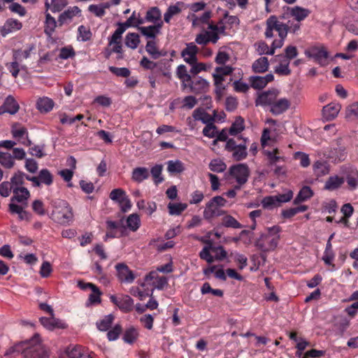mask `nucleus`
<instances>
[{"label":"nucleus","mask_w":358,"mask_h":358,"mask_svg":"<svg viewBox=\"0 0 358 358\" xmlns=\"http://www.w3.org/2000/svg\"><path fill=\"white\" fill-rule=\"evenodd\" d=\"M114 317L112 315H108L100 322H96V327L100 331H107L111 327Z\"/></svg>","instance_id":"48"},{"label":"nucleus","mask_w":358,"mask_h":358,"mask_svg":"<svg viewBox=\"0 0 358 358\" xmlns=\"http://www.w3.org/2000/svg\"><path fill=\"white\" fill-rule=\"evenodd\" d=\"M267 233L262 234L255 242V245L263 252L274 250L278 244L280 238V227L278 225L268 227Z\"/></svg>","instance_id":"2"},{"label":"nucleus","mask_w":358,"mask_h":358,"mask_svg":"<svg viewBox=\"0 0 358 358\" xmlns=\"http://www.w3.org/2000/svg\"><path fill=\"white\" fill-rule=\"evenodd\" d=\"M184 169L183 164L180 160H170L167 162V171L171 173H180Z\"/></svg>","instance_id":"43"},{"label":"nucleus","mask_w":358,"mask_h":358,"mask_svg":"<svg viewBox=\"0 0 358 358\" xmlns=\"http://www.w3.org/2000/svg\"><path fill=\"white\" fill-rule=\"evenodd\" d=\"M81 10L78 6L69 8L64 12L61 13L58 18L59 26L61 27L64 24L70 22L73 17L80 15Z\"/></svg>","instance_id":"15"},{"label":"nucleus","mask_w":358,"mask_h":358,"mask_svg":"<svg viewBox=\"0 0 358 358\" xmlns=\"http://www.w3.org/2000/svg\"><path fill=\"white\" fill-rule=\"evenodd\" d=\"M210 248L213 252L215 253L214 256L215 260L221 261L226 258L227 252L222 246H210Z\"/></svg>","instance_id":"63"},{"label":"nucleus","mask_w":358,"mask_h":358,"mask_svg":"<svg viewBox=\"0 0 358 358\" xmlns=\"http://www.w3.org/2000/svg\"><path fill=\"white\" fill-rule=\"evenodd\" d=\"M313 169L317 177H322L329 173L328 164L320 160H317L313 164Z\"/></svg>","instance_id":"27"},{"label":"nucleus","mask_w":358,"mask_h":358,"mask_svg":"<svg viewBox=\"0 0 358 358\" xmlns=\"http://www.w3.org/2000/svg\"><path fill=\"white\" fill-rule=\"evenodd\" d=\"M280 94L277 89H271L260 93L255 100V105L262 106H271Z\"/></svg>","instance_id":"7"},{"label":"nucleus","mask_w":358,"mask_h":358,"mask_svg":"<svg viewBox=\"0 0 358 358\" xmlns=\"http://www.w3.org/2000/svg\"><path fill=\"white\" fill-rule=\"evenodd\" d=\"M335 255L332 250V245L331 243L329 241H327L326 245V248L324 252V255L322 257V260L324 262V263L327 265H332L334 266V264H332V262L334 259Z\"/></svg>","instance_id":"40"},{"label":"nucleus","mask_w":358,"mask_h":358,"mask_svg":"<svg viewBox=\"0 0 358 358\" xmlns=\"http://www.w3.org/2000/svg\"><path fill=\"white\" fill-rule=\"evenodd\" d=\"M127 227L133 231H136L140 227V218L136 214L130 215L127 220Z\"/></svg>","instance_id":"52"},{"label":"nucleus","mask_w":358,"mask_h":358,"mask_svg":"<svg viewBox=\"0 0 358 358\" xmlns=\"http://www.w3.org/2000/svg\"><path fill=\"white\" fill-rule=\"evenodd\" d=\"M324 156L334 163L342 162L346 157L345 148L338 140L324 150Z\"/></svg>","instance_id":"5"},{"label":"nucleus","mask_w":358,"mask_h":358,"mask_svg":"<svg viewBox=\"0 0 358 358\" xmlns=\"http://www.w3.org/2000/svg\"><path fill=\"white\" fill-rule=\"evenodd\" d=\"M41 324L48 330L52 331L55 329H64L66 324L59 319L55 318L54 316L50 317H42L40 318Z\"/></svg>","instance_id":"16"},{"label":"nucleus","mask_w":358,"mask_h":358,"mask_svg":"<svg viewBox=\"0 0 358 358\" xmlns=\"http://www.w3.org/2000/svg\"><path fill=\"white\" fill-rule=\"evenodd\" d=\"M341 106L339 103H331L322 108L323 117L327 120L334 119L341 110Z\"/></svg>","instance_id":"18"},{"label":"nucleus","mask_w":358,"mask_h":358,"mask_svg":"<svg viewBox=\"0 0 358 358\" xmlns=\"http://www.w3.org/2000/svg\"><path fill=\"white\" fill-rule=\"evenodd\" d=\"M22 353L24 358H48V353L39 341L38 335H35L31 340L16 344L9 348L4 354L5 356L13 353Z\"/></svg>","instance_id":"1"},{"label":"nucleus","mask_w":358,"mask_h":358,"mask_svg":"<svg viewBox=\"0 0 358 358\" xmlns=\"http://www.w3.org/2000/svg\"><path fill=\"white\" fill-rule=\"evenodd\" d=\"M304 53L308 58L313 59L320 66L327 64L329 53L323 45L310 47L305 50Z\"/></svg>","instance_id":"6"},{"label":"nucleus","mask_w":358,"mask_h":358,"mask_svg":"<svg viewBox=\"0 0 358 358\" xmlns=\"http://www.w3.org/2000/svg\"><path fill=\"white\" fill-rule=\"evenodd\" d=\"M29 196V192L27 188L16 187L13 189V196L10 198V201L20 203L27 206Z\"/></svg>","instance_id":"17"},{"label":"nucleus","mask_w":358,"mask_h":358,"mask_svg":"<svg viewBox=\"0 0 358 358\" xmlns=\"http://www.w3.org/2000/svg\"><path fill=\"white\" fill-rule=\"evenodd\" d=\"M162 13L159 8L157 7H152L150 8L146 13V15L145 17V21L149 22L155 23V24L158 23L159 21L161 22Z\"/></svg>","instance_id":"31"},{"label":"nucleus","mask_w":358,"mask_h":358,"mask_svg":"<svg viewBox=\"0 0 358 358\" xmlns=\"http://www.w3.org/2000/svg\"><path fill=\"white\" fill-rule=\"evenodd\" d=\"M275 24L274 26L275 30L278 31V36L281 38H285L289 31V28L287 27L286 24L278 20L276 16L274 15V20H273Z\"/></svg>","instance_id":"46"},{"label":"nucleus","mask_w":358,"mask_h":358,"mask_svg":"<svg viewBox=\"0 0 358 358\" xmlns=\"http://www.w3.org/2000/svg\"><path fill=\"white\" fill-rule=\"evenodd\" d=\"M57 27V22L55 19L51 16V15L48 13L45 14V27L44 32L48 36H51L54 33L55 28Z\"/></svg>","instance_id":"32"},{"label":"nucleus","mask_w":358,"mask_h":358,"mask_svg":"<svg viewBox=\"0 0 358 358\" xmlns=\"http://www.w3.org/2000/svg\"><path fill=\"white\" fill-rule=\"evenodd\" d=\"M118 279L123 282L131 283L135 279V275L129 267L124 263L117 264L115 266Z\"/></svg>","instance_id":"10"},{"label":"nucleus","mask_w":358,"mask_h":358,"mask_svg":"<svg viewBox=\"0 0 358 358\" xmlns=\"http://www.w3.org/2000/svg\"><path fill=\"white\" fill-rule=\"evenodd\" d=\"M245 128L244 120L241 117H237L229 129V134L235 136L241 133Z\"/></svg>","instance_id":"36"},{"label":"nucleus","mask_w":358,"mask_h":358,"mask_svg":"<svg viewBox=\"0 0 358 358\" xmlns=\"http://www.w3.org/2000/svg\"><path fill=\"white\" fill-rule=\"evenodd\" d=\"M36 107L41 113H48L54 107V101L48 97L40 98L36 103Z\"/></svg>","instance_id":"26"},{"label":"nucleus","mask_w":358,"mask_h":358,"mask_svg":"<svg viewBox=\"0 0 358 358\" xmlns=\"http://www.w3.org/2000/svg\"><path fill=\"white\" fill-rule=\"evenodd\" d=\"M198 52V47L194 43L191 42L186 44V48L181 52V56L184 58L185 62L192 64L197 62L196 55Z\"/></svg>","instance_id":"9"},{"label":"nucleus","mask_w":358,"mask_h":358,"mask_svg":"<svg viewBox=\"0 0 358 358\" xmlns=\"http://www.w3.org/2000/svg\"><path fill=\"white\" fill-rule=\"evenodd\" d=\"M38 176L41 183H43L46 185H50L52 183V175L48 169H43L41 170Z\"/></svg>","instance_id":"54"},{"label":"nucleus","mask_w":358,"mask_h":358,"mask_svg":"<svg viewBox=\"0 0 358 358\" xmlns=\"http://www.w3.org/2000/svg\"><path fill=\"white\" fill-rule=\"evenodd\" d=\"M145 50L154 59H157L161 56H164V55L158 50L156 42L153 40H150L147 42Z\"/></svg>","instance_id":"33"},{"label":"nucleus","mask_w":358,"mask_h":358,"mask_svg":"<svg viewBox=\"0 0 358 358\" xmlns=\"http://www.w3.org/2000/svg\"><path fill=\"white\" fill-rule=\"evenodd\" d=\"M202 133L203 136L206 137L214 138L216 136L217 133V127L213 124V122L207 124L203 128Z\"/></svg>","instance_id":"59"},{"label":"nucleus","mask_w":358,"mask_h":358,"mask_svg":"<svg viewBox=\"0 0 358 358\" xmlns=\"http://www.w3.org/2000/svg\"><path fill=\"white\" fill-rule=\"evenodd\" d=\"M274 15L270 16L266 22V28L265 31L266 38H272L273 36V30H275L274 26L275 25L274 21Z\"/></svg>","instance_id":"60"},{"label":"nucleus","mask_w":358,"mask_h":358,"mask_svg":"<svg viewBox=\"0 0 358 358\" xmlns=\"http://www.w3.org/2000/svg\"><path fill=\"white\" fill-rule=\"evenodd\" d=\"M256 45H257V51L259 55H273L274 54V51L271 50V48L264 41H260Z\"/></svg>","instance_id":"61"},{"label":"nucleus","mask_w":358,"mask_h":358,"mask_svg":"<svg viewBox=\"0 0 358 358\" xmlns=\"http://www.w3.org/2000/svg\"><path fill=\"white\" fill-rule=\"evenodd\" d=\"M138 336V332L136 329L130 327L127 329L124 334L123 340L129 344L134 343Z\"/></svg>","instance_id":"44"},{"label":"nucleus","mask_w":358,"mask_h":358,"mask_svg":"<svg viewBox=\"0 0 358 358\" xmlns=\"http://www.w3.org/2000/svg\"><path fill=\"white\" fill-rule=\"evenodd\" d=\"M109 71L117 76L127 78L130 76V71L126 67L118 68L115 66H109Z\"/></svg>","instance_id":"57"},{"label":"nucleus","mask_w":358,"mask_h":358,"mask_svg":"<svg viewBox=\"0 0 358 358\" xmlns=\"http://www.w3.org/2000/svg\"><path fill=\"white\" fill-rule=\"evenodd\" d=\"M192 117L194 120L201 121L203 124H209L210 122H214L215 117L214 116L210 115L207 112L204 110V109L199 108L194 110Z\"/></svg>","instance_id":"22"},{"label":"nucleus","mask_w":358,"mask_h":358,"mask_svg":"<svg viewBox=\"0 0 358 358\" xmlns=\"http://www.w3.org/2000/svg\"><path fill=\"white\" fill-rule=\"evenodd\" d=\"M109 196L111 200L118 201L120 203L127 197L125 192L120 188L112 190Z\"/></svg>","instance_id":"58"},{"label":"nucleus","mask_w":358,"mask_h":358,"mask_svg":"<svg viewBox=\"0 0 358 358\" xmlns=\"http://www.w3.org/2000/svg\"><path fill=\"white\" fill-rule=\"evenodd\" d=\"M144 22L145 20L141 17V14L134 11L131 15L123 23L128 28L133 27L138 29V27H141L139 25L144 24Z\"/></svg>","instance_id":"28"},{"label":"nucleus","mask_w":358,"mask_h":358,"mask_svg":"<svg viewBox=\"0 0 358 358\" xmlns=\"http://www.w3.org/2000/svg\"><path fill=\"white\" fill-rule=\"evenodd\" d=\"M187 207L186 203H169L168 205L169 212L172 215H179Z\"/></svg>","instance_id":"45"},{"label":"nucleus","mask_w":358,"mask_h":358,"mask_svg":"<svg viewBox=\"0 0 358 358\" xmlns=\"http://www.w3.org/2000/svg\"><path fill=\"white\" fill-rule=\"evenodd\" d=\"M291 102L287 98L277 99L270 108V112L274 115H279L289 108Z\"/></svg>","instance_id":"13"},{"label":"nucleus","mask_w":358,"mask_h":358,"mask_svg":"<svg viewBox=\"0 0 358 358\" xmlns=\"http://www.w3.org/2000/svg\"><path fill=\"white\" fill-rule=\"evenodd\" d=\"M34 49V45H31L28 49L22 50H16L13 51V59L19 60L20 62L23 59H28L30 57L31 52Z\"/></svg>","instance_id":"41"},{"label":"nucleus","mask_w":358,"mask_h":358,"mask_svg":"<svg viewBox=\"0 0 358 358\" xmlns=\"http://www.w3.org/2000/svg\"><path fill=\"white\" fill-rule=\"evenodd\" d=\"M3 105L6 113L10 115H15L20 109L19 104L11 95L6 97Z\"/></svg>","instance_id":"25"},{"label":"nucleus","mask_w":358,"mask_h":358,"mask_svg":"<svg viewBox=\"0 0 358 358\" xmlns=\"http://www.w3.org/2000/svg\"><path fill=\"white\" fill-rule=\"evenodd\" d=\"M250 173L249 167L246 164H238L230 166L225 175L234 179L238 184L245 185L248 182Z\"/></svg>","instance_id":"4"},{"label":"nucleus","mask_w":358,"mask_h":358,"mask_svg":"<svg viewBox=\"0 0 358 358\" xmlns=\"http://www.w3.org/2000/svg\"><path fill=\"white\" fill-rule=\"evenodd\" d=\"M176 75L178 78L183 83L184 87H186L185 83H189L191 81V76L187 73L186 66L180 64L178 66L176 70Z\"/></svg>","instance_id":"42"},{"label":"nucleus","mask_w":358,"mask_h":358,"mask_svg":"<svg viewBox=\"0 0 358 358\" xmlns=\"http://www.w3.org/2000/svg\"><path fill=\"white\" fill-rule=\"evenodd\" d=\"M345 117L351 120L358 119V101L352 103L346 108Z\"/></svg>","instance_id":"49"},{"label":"nucleus","mask_w":358,"mask_h":358,"mask_svg":"<svg viewBox=\"0 0 358 358\" xmlns=\"http://www.w3.org/2000/svg\"><path fill=\"white\" fill-rule=\"evenodd\" d=\"M128 27L124 25V23H118V27L113 34L109 44L112 45L113 42L121 41L122 34L125 31Z\"/></svg>","instance_id":"53"},{"label":"nucleus","mask_w":358,"mask_h":358,"mask_svg":"<svg viewBox=\"0 0 358 358\" xmlns=\"http://www.w3.org/2000/svg\"><path fill=\"white\" fill-rule=\"evenodd\" d=\"M162 171V166L159 164L154 166L150 170V173L154 179V182L157 185L162 182L164 180V178L161 176Z\"/></svg>","instance_id":"51"},{"label":"nucleus","mask_w":358,"mask_h":358,"mask_svg":"<svg viewBox=\"0 0 358 358\" xmlns=\"http://www.w3.org/2000/svg\"><path fill=\"white\" fill-rule=\"evenodd\" d=\"M0 164L6 169H11L15 165L12 155L8 152H0Z\"/></svg>","instance_id":"39"},{"label":"nucleus","mask_w":358,"mask_h":358,"mask_svg":"<svg viewBox=\"0 0 358 358\" xmlns=\"http://www.w3.org/2000/svg\"><path fill=\"white\" fill-rule=\"evenodd\" d=\"M66 352L69 358H83L86 354L84 348L80 345L70 346Z\"/></svg>","instance_id":"37"},{"label":"nucleus","mask_w":358,"mask_h":358,"mask_svg":"<svg viewBox=\"0 0 358 358\" xmlns=\"http://www.w3.org/2000/svg\"><path fill=\"white\" fill-rule=\"evenodd\" d=\"M218 207L210 200L206 203V208L203 211V217L206 220H209L215 215H219Z\"/></svg>","instance_id":"35"},{"label":"nucleus","mask_w":358,"mask_h":358,"mask_svg":"<svg viewBox=\"0 0 358 358\" xmlns=\"http://www.w3.org/2000/svg\"><path fill=\"white\" fill-rule=\"evenodd\" d=\"M22 23L17 20L8 19L6 20L3 26L1 28V34L6 36L8 34L20 30L22 28Z\"/></svg>","instance_id":"20"},{"label":"nucleus","mask_w":358,"mask_h":358,"mask_svg":"<svg viewBox=\"0 0 358 358\" xmlns=\"http://www.w3.org/2000/svg\"><path fill=\"white\" fill-rule=\"evenodd\" d=\"M273 75L272 73H268L265 76H250L249 81L252 88L261 90L265 87L268 83L273 81Z\"/></svg>","instance_id":"12"},{"label":"nucleus","mask_w":358,"mask_h":358,"mask_svg":"<svg viewBox=\"0 0 358 358\" xmlns=\"http://www.w3.org/2000/svg\"><path fill=\"white\" fill-rule=\"evenodd\" d=\"M149 176V170L145 167H136L133 169L131 173V179L138 183L148 179Z\"/></svg>","instance_id":"23"},{"label":"nucleus","mask_w":358,"mask_h":358,"mask_svg":"<svg viewBox=\"0 0 358 358\" xmlns=\"http://www.w3.org/2000/svg\"><path fill=\"white\" fill-rule=\"evenodd\" d=\"M344 182V178L338 176L329 177L325 182L324 189L327 190H335L340 187Z\"/></svg>","instance_id":"29"},{"label":"nucleus","mask_w":358,"mask_h":358,"mask_svg":"<svg viewBox=\"0 0 358 358\" xmlns=\"http://www.w3.org/2000/svg\"><path fill=\"white\" fill-rule=\"evenodd\" d=\"M201 292L203 294L211 293L214 296H222L223 292L219 289H213L211 288L210 284L208 282H205L201 287Z\"/></svg>","instance_id":"56"},{"label":"nucleus","mask_w":358,"mask_h":358,"mask_svg":"<svg viewBox=\"0 0 358 358\" xmlns=\"http://www.w3.org/2000/svg\"><path fill=\"white\" fill-rule=\"evenodd\" d=\"M125 45L133 50L136 49L139 43V35L136 33H128L124 39Z\"/></svg>","instance_id":"38"},{"label":"nucleus","mask_w":358,"mask_h":358,"mask_svg":"<svg viewBox=\"0 0 358 358\" xmlns=\"http://www.w3.org/2000/svg\"><path fill=\"white\" fill-rule=\"evenodd\" d=\"M55 209L52 213V220L63 225L69 224L73 218L71 207L64 200H57L52 203Z\"/></svg>","instance_id":"3"},{"label":"nucleus","mask_w":358,"mask_h":358,"mask_svg":"<svg viewBox=\"0 0 358 358\" xmlns=\"http://www.w3.org/2000/svg\"><path fill=\"white\" fill-rule=\"evenodd\" d=\"M211 11L208 10L205 11L200 17L193 14L191 17L189 16L188 18L192 19L193 27H198L201 24H208L209 20L211 17Z\"/></svg>","instance_id":"30"},{"label":"nucleus","mask_w":358,"mask_h":358,"mask_svg":"<svg viewBox=\"0 0 358 358\" xmlns=\"http://www.w3.org/2000/svg\"><path fill=\"white\" fill-rule=\"evenodd\" d=\"M67 0H51L50 10L53 13L61 11L66 5Z\"/></svg>","instance_id":"64"},{"label":"nucleus","mask_w":358,"mask_h":358,"mask_svg":"<svg viewBox=\"0 0 358 358\" xmlns=\"http://www.w3.org/2000/svg\"><path fill=\"white\" fill-rule=\"evenodd\" d=\"M268 66L269 63L268 58L262 57L253 62L252 69L255 73H262L268 71Z\"/></svg>","instance_id":"24"},{"label":"nucleus","mask_w":358,"mask_h":358,"mask_svg":"<svg viewBox=\"0 0 358 358\" xmlns=\"http://www.w3.org/2000/svg\"><path fill=\"white\" fill-rule=\"evenodd\" d=\"M189 85L192 92L195 94H201L206 92L209 88V83L201 77L196 78L194 80H192Z\"/></svg>","instance_id":"14"},{"label":"nucleus","mask_w":358,"mask_h":358,"mask_svg":"<svg viewBox=\"0 0 358 358\" xmlns=\"http://www.w3.org/2000/svg\"><path fill=\"white\" fill-rule=\"evenodd\" d=\"M287 14L290 15L297 22H299L306 18L310 13V11L300 6H294L289 8Z\"/></svg>","instance_id":"21"},{"label":"nucleus","mask_w":358,"mask_h":358,"mask_svg":"<svg viewBox=\"0 0 358 358\" xmlns=\"http://www.w3.org/2000/svg\"><path fill=\"white\" fill-rule=\"evenodd\" d=\"M110 299L112 303L124 313L130 312L134 308V300L128 295H123L120 297L111 295Z\"/></svg>","instance_id":"8"},{"label":"nucleus","mask_w":358,"mask_h":358,"mask_svg":"<svg viewBox=\"0 0 358 358\" xmlns=\"http://www.w3.org/2000/svg\"><path fill=\"white\" fill-rule=\"evenodd\" d=\"M266 155L267 156L269 163L271 165H275L279 161H285V158L283 157L280 156L278 149L275 148L272 151H266Z\"/></svg>","instance_id":"50"},{"label":"nucleus","mask_w":358,"mask_h":358,"mask_svg":"<svg viewBox=\"0 0 358 358\" xmlns=\"http://www.w3.org/2000/svg\"><path fill=\"white\" fill-rule=\"evenodd\" d=\"M313 194V192L310 187L308 186H304L302 187V189L299 191L298 195L294 199V203L295 204L299 203L301 202H303L308 199H310Z\"/></svg>","instance_id":"34"},{"label":"nucleus","mask_w":358,"mask_h":358,"mask_svg":"<svg viewBox=\"0 0 358 358\" xmlns=\"http://www.w3.org/2000/svg\"><path fill=\"white\" fill-rule=\"evenodd\" d=\"M222 224L226 227L241 229L242 225L232 216L227 215L222 219Z\"/></svg>","instance_id":"55"},{"label":"nucleus","mask_w":358,"mask_h":358,"mask_svg":"<svg viewBox=\"0 0 358 358\" xmlns=\"http://www.w3.org/2000/svg\"><path fill=\"white\" fill-rule=\"evenodd\" d=\"M240 139H242V138L238 137V140ZM246 141L247 138H243V142L239 143V146L231 152L232 153V157L235 161H242L247 157Z\"/></svg>","instance_id":"19"},{"label":"nucleus","mask_w":358,"mask_h":358,"mask_svg":"<svg viewBox=\"0 0 358 358\" xmlns=\"http://www.w3.org/2000/svg\"><path fill=\"white\" fill-rule=\"evenodd\" d=\"M210 171L216 173L224 172L227 169L226 164L219 159H215L210 161L209 164Z\"/></svg>","instance_id":"47"},{"label":"nucleus","mask_w":358,"mask_h":358,"mask_svg":"<svg viewBox=\"0 0 358 358\" xmlns=\"http://www.w3.org/2000/svg\"><path fill=\"white\" fill-rule=\"evenodd\" d=\"M162 25L163 22L161 21L154 25L138 27V30L147 38L155 41V38L161 33Z\"/></svg>","instance_id":"11"},{"label":"nucleus","mask_w":358,"mask_h":358,"mask_svg":"<svg viewBox=\"0 0 358 358\" xmlns=\"http://www.w3.org/2000/svg\"><path fill=\"white\" fill-rule=\"evenodd\" d=\"M294 157L299 160L300 165L303 168L308 167L310 164L309 156L304 152H297L295 153Z\"/></svg>","instance_id":"62"}]
</instances>
